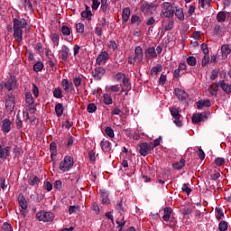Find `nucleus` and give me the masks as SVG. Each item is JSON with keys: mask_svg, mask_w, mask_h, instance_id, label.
<instances>
[{"mask_svg": "<svg viewBox=\"0 0 231 231\" xmlns=\"http://www.w3.org/2000/svg\"><path fill=\"white\" fill-rule=\"evenodd\" d=\"M28 23L23 18L14 20V37L17 42H21L23 41V29L26 28Z\"/></svg>", "mask_w": 231, "mask_h": 231, "instance_id": "f257e3e1", "label": "nucleus"}, {"mask_svg": "<svg viewBox=\"0 0 231 231\" xmlns=\"http://www.w3.org/2000/svg\"><path fill=\"white\" fill-rule=\"evenodd\" d=\"M161 17H166L167 19L174 17V7L172 4L164 2L161 5Z\"/></svg>", "mask_w": 231, "mask_h": 231, "instance_id": "f03ea898", "label": "nucleus"}, {"mask_svg": "<svg viewBox=\"0 0 231 231\" xmlns=\"http://www.w3.org/2000/svg\"><path fill=\"white\" fill-rule=\"evenodd\" d=\"M73 165H75L73 158H71V156H65L60 163V171H61V172H68L73 168Z\"/></svg>", "mask_w": 231, "mask_h": 231, "instance_id": "7ed1b4c3", "label": "nucleus"}, {"mask_svg": "<svg viewBox=\"0 0 231 231\" xmlns=\"http://www.w3.org/2000/svg\"><path fill=\"white\" fill-rule=\"evenodd\" d=\"M143 60V49L141 46L135 47L134 56H130L128 58L129 64H135V62H142Z\"/></svg>", "mask_w": 231, "mask_h": 231, "instance_id": "20e7f679", "label": "nucleus"}, {"mask_svg": "<svg viewBox=\"0 0 231 231\" xmlns=\"http://www.w3.org/2000/svg\"><path fill=\"white\" fill-rule=\"evenodd\" d=\"M36 218L43 223H50V221H53V219H55V215L48 211H39L36 214Z\"/></svg>", "mask_w": 231, "mask_h": 231, "instance_id": "39448f33", "label": "nucleus"}, {"mask_svg": "<svg viewBox=\"0 0 231 231\" xmlns=\"http://www.w3.org/2000/svg\"><path fill=\"white\" fill-rule=\"evenodd\" d=\"M170 113L173 118V123L177 125V127H181L183 125V123L180 118L181 117V115L180 114V110L177 107H171Z\"/></svg>", "mask_w": 231, "mask_h": 231, "instance_id": "423d86ee", "label": "nucleus"}, {"mask_svg": "<svg viewBox=\"0 0 231 231\" xmlns=\"http://www.w3.org/2000/svg\"><path fill=\"white\" fill-rule=\"evenodd\" d=\"M25 102L27 104L26 109H28L30 113H35V101L33 100V96H32L31 92L25 93Z\"/></svg>", "mask_w": 231, "mask_h": 231, "instance_id": "0eeeda50", "label": "nucleus"}, {"mask_svg": "<svg viewBox=\"0 0 231 231\" xmlns=\"http://www.w3.org/2000/svg\"><path fill=\"white\" fill-rule=\"evenodd\" d=\"M15 108V97L11 95L5 98V109L9 113H12Z\"/></svg>", "mask_w": 231, "mask_h": 231, "instance_id": "6e6552de", "label": "nucleus"}, {"mask_svg": "<svg viewBox=\"0 0 231 231\" xmlns=\"http://www.w3.org/2000/svg\"><path fill=\"white\" fill-rule=\"evenodd\" d=\"M143 14H151L156 12V5L154 4H143L141 7Z\"/></svg>", "mask_w": 231, "mask_h": 231, "instance_id": "1a4fd4ad", "label": "nucleus"}, {"mask_svg": "<svg viewBox=\"0 0 231 231\" xmlns=\"http://www.w3.org/2000/svg\"><path fill=\"white\" fill-rule=\"evenodd\" d=\"M2 86L7 89V91H12L17 88V79L14 77H11L7 82H3Z\"/></svg>", "mask_w": 231, "mask_h": 231, "instance_id": "9d476101", "label": "nucleus"}, {"mask_svg": "<svg viewBox=\"0 0 231 231\" xmlns=\"http://www.w3.org/2000/svg\"><path fill=\"white\" fill-rule=\"evenodd\" d=\"M144 57L147 60H151L152 59H156L158 57V53L156 52V49L154 47H149L144 51Z\"/></svg>", "mask_w": 231, "mask_h": 231, "instance_id": "9b49d317", "label": "nucleus"}, {"mask_svg": "<svg viewBox=\"0 0 231 231\" xmlns=\"http://www.w3.org/2000/svg\"><path fill=\"white\" fill-rule=\"evenodd\" d=\"M107 60H109V53H107V51H102L97 58V64H98V66H102L104 64H106V62H107Z\"/></svg>", "mask_w": 231, "mask_h": 231, "instance_id": "f8f14e48", "label": "nucleus"}, {"mask_svg": "<svg viewBox=\"0 0 231 231\" xmlns=\"http://www.w3.org/2000/svg\"><path fill=\"white\" fill-rule=\"evenodd\" d=\"M92 75L96 80H100L104 75H106V69L103 67H97L92 72Z\"/></svg>", "mask_w": 231, "mask_h": 231, "instance_id": "ddd939ff", "label": "nucleus"}, {"mask_svg": "<svg viewBox=\"0 0 231 231\" xmlns=\"http://www.w3.org/2000/svg\"><path fill=\"white\" fill-rule=\"evenodd\" d=\"M174 95L179 100H181L182 102L183 100H187V98H189V94H187V92L181 88H175Z\"/></svg>", "mask_w": 231, "mask_h": 231, "instance_id": "4468645a", "label": "nucleus"}, {"mask_svg": "<svg viewBox=\"0 0 231 231\" xmlns=\"http://www.w3.org/2000/svg\"><path fill=\"white\" fill-rule=\"evenodd\" d=\"M139 147H140L139 152L141 156H145L151 151V145L147 143H141Z\"/></svg>", "mask_w": 231, "mask_h": 231, "instance_id": "2eb2a0df", "label": "nucleus"}, {"mask_svg": "<svg viewBox=\"0 0 231 231\" xmlns=\"http://www.w3.org/2000/svg\"><path fill=\"white\" fill-rule=\"evenodd\" d=\"M219 88L223 90L224 93L230 95L231 93V84L225 82V80H220L218 82Z\"/></svg>", "mask_w": 231, "mask_h": 231, "instance_id": "dca6fc26", "label": "nucleus"}, {"mask_svg": "<svg viewBox=\"0 0 231 231\" xmlns=\"http://www.w3.org/2000/svg\"><path fill=\"white\" fill-rule=\"evenodd\" d=\"M2 131H4V133H8L9 131H12V122L10 121V119L5 118L3 120Z\"/></svg>", "mask_w": 231, "mask_h": 231, "instance_id": "f3484780", "label": "nucleus"}, {"mask_svg": "<svg viewBox=\"0 0 231 231\" xmlns=\"http://www.w3.org/2000/svg\"><path fill=\"white\" fill-rule=\"evenodd\" d=\"M121 88V93H125V95H127L128 91H131V83H129V79L126 78L124 81H122Z\"/></svg>", "mask_w": 231, "mask_h": 231, "instance_id": "a211bd4d", "label": "nucleus"}, {"mask_svg": "<svg viewBox=\"0 0 231 231\" xmlns=\"http://www.w3.org/2000/svg\"><path fill=\"white\" fill-rule=\"evenodd\" d=\"M174 14L179 21H185V14L183 13V9L181 7L176 6Z\"/></svg>", "mask_w": 231, "mask_h": 231, "instance_id": "6ab92c4d", "label": "nucleus"}, {"mask_svg": "<svg viewBox=\"0 0 231 231\" xmlns=\"http://www.w3.org/2000/svg\"><path fill=\"white\" fill-rule=\"evenodd\" d=\"M221 53H222V59L224 60L228 59V55H230V53H231L230 46L222 45L221 46Z\"/></svg>", "mask_w": 231, "mask_h": 231, "instance_id": "aec40b11", "label": "nucleus"}, {"mask_svg": "<svg viewBox=\"0 0 231 231\" xmlns=\"http://www.w3.org/2000/svg\"><path fill=\"white\" fill-rule=\"evenodd\" d=\"M69 54V48L66 45L61 46L60 57L62 60H68V55Z\"/></svg>", "mask_w": 231, "mask_h": 231, "instance_id": "412c9836", "label": "nucleus"}, {"mask_svg": "<svg viewBox=\"0 0 231 231\" xmlns=\"http://www.w3.org/2000/svg\"><path fill=\"white\" fill-rule=\"evenodd\" d=\"M100 147L105 152H109L111 151V142L103 140L100 143Z\"/></svg>", "mask_w": 231, "mask_h": 231, "instance_id": "4be33fe9", "label": "nucleus"}, {"mask_svg": "<svg viewBox=\"0 0 231 231\" xmlns=\"http://www.w3.org/2000/svg\"><path fill=\"white\" fill-rule=\"evenodd\" d=\"M8 154H10V147L6 146L5 148H3L0 144V158L6 160Z\"/></svg>", "mask_w": 231, "mask_h": 231, "instance_id": "5701e85b", "label": "nucleus"}, {"mask_svg": "<svg viewBox=\"0 0 231 231\" xmlns=\"http://www.w3.org/2000/svg\"><path fill=\"white\" fill-rule=\"evenodd\" d=\"M211 103L210 100H199L197 102V107L198 109H203V107H210Z\"/></svg>", "mask_w": 231, "mask_h": 231, "instance_id": "b1692460", "label": "nucleus"}, {"mask_svg": "<svg viewBox=\"0 0 231 231\" xmlns=\"http://www.w3.org/2000/svg\"><path fill=\"white\" fill-rule=\"evenodd\" d=\"M171 215H172V208H165L163 211V216H162L163 221H169V219H171Z\"/></svg>", "mask_w": 231, "mask_h": 231, "instance_id": "393cba45", "label": "nucleus"}, {"mask_svg": "<svg viewBox=\"0 0 231 231\" xmlns=\"http://www.w3.org/2000/svg\"><path fill=\"white\" fill-rule=\"evenodd\" d=\"M18 203L20 207L23 208V210H26V208H28V203L26 202V199L23 195H19Z\"/></svg>", "mask_w": 231, "mask_h": 231, "instance_id": "a878e982", "label": "nucleus"}, {"mask_svg": "<svg viewBox=\"0 0 231 231\" xmlns=\"http://www.w3.org/2000/svg\"><path fill=\"white\" fill-rule=\"evenodd\" d=\"M61 86L64 88V91L66 93H69V89H71V88H73V83H69V81L68 79H63L61 81Z\"/></svg>", "mask_w": 231, "mask_h": 231, "instance_id": "bb28decb", "label": "nucleus"}, {"mask_svg": "<svg viewBox=\"0 0 231 231\" xmlns=\"http://www.w3.org/2000/svg\"><path fill=\"white\" fill-rule=\"evenodd\" d=\"M130 15H131V9H129V7H125V9H123L122 17L125 23H127L129 21Z\"/></svg>", "mask_w": 231, "mask_h": 231, "instance_id": "cd10ccee", "label": "nucleus"}, {"mask_svg": "<svg viewBox=\"0 0 231 231\" xmlns=\"http://www.w3.org/2000/svg\"><path fill=\"white\" fill-rule=\"evenodd\" d=\"M217 89H219V83H217V84L214 83V84L210 85L208 91H209L210 95H212L214 97L215 95H217Z\"/></svg>", "mask_w": 231, "mask_h": 231, "instance_id": "c85d7f7f", "label": "nucleus"}, {"mask_svg": "<svg viewBox=\"0 0 231 231\" xmlns=\"http://www.w3.org/2000/svg\"><path fill=\"white\" fill-rule=\"evenodd\" d=\"M41 180H39V177L35 176V175H32L29 178L28 183L29 185H32V187H35V185H39V182Z\"/></svg>", "mask_w": 231, "mask_h": 231, "instance_id": "c756f323", "label": "nucleus"}, {"mask_svg": "<svg viewBox=\"0 0 231 231\" xmlns=\"http://www.w3.org/2000/svg\"><path fill=\"white\" fill-rule=\"evenodd\" d=\"M103 102L106 104V106H111L113 104V97H111V95L109 94H104L103 95Z\"/></svg>", "mask_w": 231, "mask_h": 231, "instance_id": "7c9ffc66", "label": "nucleus"}, {"mask_svg": "<svg viewBox=\"0 0 231 231\" xmlns=\"http://www.w3.org/2000/svg\"><path fill=\"white\" fill-rule=\"evenodd\" d=\"M203 115H204L203 113L194 114L191 117L193 124H199V122H201V120H203Z\"/></svg>", "mask_w": 231, "mask_h": 231, "instance_id": "2f4dec72", "label": "nucleus"}, {"mask_svg": "<svg viewBox=\"0 0 231 231\" xmlns=\"http://www.w3.org/2000/svg\"><path fill=\"white\" fill-rule=\"evenodd\" d=\"M162 64H157L151 69V75H158V73H162Z\"/></svg>", "mask_w": 231, "mask_h": 231, "instance_id": "473e14b6", "label": "nucleus"}, {"mask_svg": "<svg viewBox=\"0 0 231 231\" xmlns=\"http://www.w3.org/2000/svg\"><path fill=\"white\" fill-rule=\"evenodd\" d=\"M107 8H109V0H101L100 10L106 14L107 12Z\"/></svg>", "mask_w": 231, "mask_h": 231, "instance_id": "72a5a7b5", "label": "nucleus"}, {"mask_svg": "<svg viewBox=\"0 0 231 231\" xmlns=\"http://www.w3.org/2000/svg\"><path fill=\"white\" fill-rule=\"evenodd\" d=\"M55 111L57 116H60L64 114V106H62V104L59 103L55 106Z\"/></svg>", "mask_w": 231, "mask_h": 231, "instance_id": "f704fd0d", "label": "nucleus"}, {"mask_svg": "<svg viewBox=\"0 0 231 231\" xmlns=\"http://www.w3.org/2000/svg\"><path fill=\"white\" fill-rule=\"evenodd\" d=\"M183 167H185V159H181L179 162L173 163V169L177 171H180Z\"/></svg>", "mask_w": 231, "mask_h": 231, "instance_id": "c9c22d12", "label": "nucleus"}, {"mask_svg": "<svg viewBox=\"0 0 231 231\" xmlns=\"http://www.w3.org/2000/svg\"><path fill=\"white\" fill-rule=\"evenodd\" d=\"M199 6L200 8H208L210 6V0H199Z\"/></svg>", "mask_w": 231, "mask_h": 231, "instance_id": "e433bc0d", "label": "nucleus"}, {"mask_svg": "<svg viewBox=\"0 0 231 231\" xmlns=\"http://www.w3.org/2000/svg\"><path fill=\"white\" fill-rule=\"evenodd\" d=\"M127 77H125V74L122 73V72H118L116 76H115V80H116V82H123L125 79H126Z\"/></svg>", "mask_w": 231, "mask_h": 231, "instance_id": "4c0bfd02", "label": "nucleus"}, {"mask_svg": "<svg viewBox=\"0 0 231 231\" xmlns=\"http://www.w3.org/2000/svg\"><path fill=\"white\" fill-rule=\"evenodd\" d=\"M88 8H89V7L87 6V10H86V11H83V12L81 13V17H82L83 19H88V20L91 19L92 14H91V11L88 10Z\"/></svg>", "mask_w": 231, "mask_h": 231, "instance_id": "58836bf2", "label": "nucleus"}, {"mask_svg": "<svg viewBox=\"0 0 231 231\" xmlns=\"http://www.w3.org/2000/svg\"><path fill=\"white\" fill-rule=\"evenodd\" d=\"M217 20L218 21V23H225V21L226 20V14L223 12L218 13L217 15Z\"/></svg>", "mask_w": 231, "mask_h": 231, "instance_id": "ea45409f", "label": "nucleus"}, {"mask_svg": "<svg viewBox=\"0 0 231 231\" xmlns=\"http://www.w3.org/2000/svg\"><path fill=\"white\" fill-rule=\"evenodd\" d=\"M53 97L55 98H62V89L60 88H57L53 91Z\"/></svg>", "mask_w": 231, "mask_h": 231, "instance_id": "a19ab883", "label": "nucleus"}, {"mask_svg": "<svg viewBox=\"0 0 231 231\" xmlns=\"http://www.w3.org/2000/svg\"><path fill=\"white\" fill-rule=\"evenodd\" d=\"M42 68H44V64H42V62H41V61L36 62V63L33 65V69H34V71H36V72L42 71Z\"/></svg>", "mask_w": 231, "mask_h": 231, "instance_id": "79ce46f5", "label": "nucleus"}, {"mask_svg": "<svg viewBox=\"0 0 231 231\" xmlns=\"http://www.w3.org/2000/svg\"><path fill=\"white\" fill-rule=\"evenodd\" d=\"M187 63L189 66H196L198 61L196 60V58L194 56H189L187 58Z\"/></svg>", "mask_w": 231, "mask_h": 231, "instance_id": "37998d69", "label": "nucleus"}, {"mask_svg": "<svg viewBox=\"0 0 231 231\" xmlns=\"http://www.w3.org/2000/svg\"><path fill=\"white\" fill-rule=\"evenodd\" d=\"M218 228L220 231H226L228 230V223L226 221H222L218 225Z\"/></svg>", "mask_w": 231, "mask_h": 231, "instance_id": "c03bdc74", "label": "nucleus"}, {"mask_svg": "<svg viewBox=\"0 0 231 231\" xmlns=\"http://www.w3.org/2000/svg\"><path fill=\"white\" fill-rule=\"evenodd\" d=\"M75 212H80V207L79 206H70L69 208V214H75Z\"/></svg>", "mask_w": 231, "mask_h": 231, "instance_id": "a18cd8bd", "label": "nucleus"}, {"mask_svg": "<svg viewBox=\"0 0 231 231\" xmlns=\"http://www.w3.org/2000/svg\"><path fill=\"white\" fill-rule=\"evenodd\" d=\"M181 190H182V192H185V194H187V196H189V194H190V192H192V189L189 188V185H187V183H184L182 185Z\"/></svg>", "mask_w": 231, "mask_h": 231, "instance_id": "49530a36", "label": "nucleus"}, {"mask_svg": "<svg viewBox=\"0 0 231 231\" xmlns=\"http://www.w3.org/2000/svg\"><path fill=\"white\" fill-rule=\"evenodd\" d=\"M61 32L68 36V35H70L71 34V30L69 29V27L66 26V25H63L61 27Z\"/></svg>", "mask_w": 231, "mask_h": 231, "instance_id": "de8ad7c7", "label": "nucleus"}, {"mask_svg": "<svg viewBox=\"0 0 231 231\" xmlns=\"http://www.w3.org/2000/svg\"><path fill=\"white\" fill-rule=\"evenodd\" d=\"M131 23L133 24H140V23H141L140 16H138L136 14L132 15Z\"/></svg>", "mask_w": 231, "mask_h": 231, "instance_id": "09e8293b", "label": "nucleus"}, {"mask_svg": "<svg viewBox=\"0 0 231 231\" xmlns=\"http://www.w3.org/2000/svg\"><path fill=\"white\" fill-rule=\"evenodd\" d=\"M106 133L109 138H115V131H113V128L111 127H106Z\"/></svg>", "mask_w": 231, "mask_h": 231, "instance_id": "8fccbe9b", "label": "nucleus"}, {"mask_svg": "<svg viewBox=\"0 0 231 231\" xmlns=\"http://www.w3.org/2000/svg\"><path fill=\"white\" fill-rule=\"evenodd\" d=\"M208 62H210V57H208V54H204L202 59V66L205 67L208 65Z\"/></svg>", "mask_w": 231, "mask_h": 231, "instance_id": "3c124183", "label": "nucleus"}, {"mask_svg": "<svg viewBox=\"0 0 231 231\" xmlns=\"http://www.w3.org/2000/svg\"><path fill=\"white\" fill-rule=\"evenodd\" d=\"M59 40H60V38H59L58 34L53 33L51 35V41H52L54 46H59Z\"/></svg>", "mask_w": 231, "mask_h": 231, "instance_id": "603ef678", "label": "nucleus"}, {"mask_svg": "<svg viewBox=\"0 0 231 231\" xmlns=\"http://www.w3.org/2000/svg\"><path fill=\"white\" fill-rule=\"evenodd\" d=\"M76 30L78 33H84V23H77L76 24Z\"/></svg>", "mask_w": 231, "mask_h": 231, "instance_id": "864d4df0", "label": "nucleus"}, {"mask_svg": "<svg viewBox=\"0 0 231 231\" xmlns=\"http://www.w3.org/2000/svg\"><path fill=\"white\" fill-rule=\"evenodd\" d=\"M108 89L110 91H112L113 93H118V91H120V86H118V85H112V86L108 87Z\"/></svg>", "mask_w": 231, "mask_h": 231, "instance_id": "5fc2aeb1", "label": "nucleus"}, {"mask_svg": "<svg viewBox=\"0 0 231 231\" xmlns=\"http://www.w3.org/2000/svg\"><path fill=\"white\" fill-rule=\"evenodd\" d=\"M215 163L217 167H221V165H225V159L218 157L215 160Z\"/></svg>", "mask_w": 231, "mask_h": 231, "instance_id": "6e6d98bb", "label": "nucleus"}, {"mask_svg": "<svg viewBox=\"0 0 231 231\" xmlns=\"http://www.w3.org/2000/svg\"><path fill=\"white\" fill-rule=\"evenodd\" d=\"M218 75H219V71L217 69L212 70L210 79L211 80H216V79H217Z\"/></svg>", "mask_w": 231, "mask_h": 231, "instance_id": "4d7b16f0", "label": "nucleus"}, {"mask_svg": "<svg viewBox=\"0 0 231 231\" xmlns=\"http://www.w3.org/2000/svg\"><path fill=\"white\" fill-rule=\"evenodd\" d=\"M100 6V2L98 0H92V10H98Z\"/></svg>", "mask_w": 231, "mask_h": 231, "instance_id": "13d9d810", "label": "nucleus"}, {"mask_svg": "<svg viewBox=\"0 0 231 231\" xmlns=\"http://www.w3.org/2000/svg\"><path fill=\"white\" fill-rule=\"evenodd\" d=\"M95 33L97 35V37H100L102 35V27H100V24H97L95 28Z\"/></svg>", "mask_w": 231, "mask_h": 231, "instance_id": "bf43d9fd", "label": "nucleus"}, {"mask_svg": "<svg viewBox=\"0 0 231 231\" xmlns=\"http://www.w3.org/2000/svg\"><path fill=\"white\" fill-rule=\"evenodd\" d=\"M73 82H74V86L76 88H79V86H80V84H82V79H80L79 77L74 78Z\"/></svg>", "mask_w": 231, "mask_h": 231, "instance_id": "052dcab7", "label": "nucleus"}, {"mask_svg": "<svg viewBox=\"0 0 231 231\" xmlns=\"http://www.w3.org/2000/svg\"><path fill=\"white\" fill-rule=\"evenodd\" d=\"M88 111L89 113H95V111H97V106H95V104H89L88 106Z\"/></svg>", "mask_w": 231, "mask_h": 231, "instance_id": "680f3d73", "label": "nucleus"}, {"mask_svg": "<svg viewBox=\"0 0 231 231\" xmlns=\"http://www.w3.org/2000/svg\"><path fill=\"white\" fill-rule=\"evenodd\" d=\"M2 228L4 231H12V226L8 223H4Z\"/></svg>", "mask_w": 231, "mask_h": 231, "instance_id": "e2e57ef3", "label": "nucleus"}, {"mask_svg": "<svg viewBox=\"0 0 231 231\" xmlns=\"http://www.w3.org/2000/svg\"><path fill=\"white\" fill-rule=\"evenodd\" d=\"M108 48L110 50H116V48H117L116 42L115 41H110L108 42Z\"/></svg>", "mask_w": 231, "mask_h": 231, "instance_id": "0e129e2a", "label": "nucleus"}, {"mask_svg": "<svg viewBox=\"0 0 231 231\" xmlns=\"http://www.w3.org/2000/svg\"><path fill=\"white\" fill-rule=\"evenodd\" d=\"M201 50H202L204 55H208V46H207L206 43L201 44Z\"/></svg>", "mask_w": 231, "mask_h": 231, "instance_id": "69168bd1", "label": "nucleus"}, {"mask_svg": "<svg viewBox=\"0 0 231 231\" xmlns=\"http://www.w3.org/2000/svg\"><path fill=\"white\" fill-rule=\"evenodd\" d=\"M32 93L36 98L39 97V88H37L35 84L32 85Z\"/></svg>", "mask_w": 231, "mask_h": 231, "instance_id": "338daca9", "label": "nucleus"}, {"mask_svg": "<svg viewBox=\"0 0 231 231\" xmlns=\"http://www.w3.org/2000/svg\"><path fill=\"white\" fill-rule=\"evenodd\" d=\"M88 158L90 162H95L97 158L95 157V152L91 151L88 152Z\"/></svg>", "mask_w": 231, "mask_h": 231, "instance_id": "774afa93", "label": "nucleus"}]
</instances>
